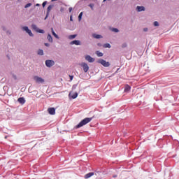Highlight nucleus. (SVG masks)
Returning a JSON list of instances; mask_svg holds the SVG:
<instances>
[{"label":"nucleus","instance_id":"9b49d317","mask_svg":"<svg viewBox=\"0 0 179 179\" xmlns=\"http://www.w3.org/2000/svg\"><path fill=\"white\" fill-rule=\"evenodd\" d=\"M48 112L50 114V115H55V108H49L48 109Z\"/></svg>","mask_w":179,"mask_h":179},{"label":"nucleus","instance_id":"a878e982","mask_svg":"<svg viewBox=\"0 0 179 179\" xmlns=\"http://www.w3.org/2000/svg\"><path fill=\"white\" fill-rule=\"evenodd\" d=\"M30 6H31V3H28L27 4H26V5L24 6V8H30Z\"/></svg>","mask_w":179,"mask_h":179},{"label":"nucleus","instance_id":"58836bf2","mask_svg":"<svg viewBox=\"0 0 179 179\" xmlns=\"http://www.w3.org/2000/svg\"><path fill=\"white\" fill-rule=\"evenodd\" d=\"M57 1V0H52V2H54V1Z\"/></svg>","mask_w":179,"mask_h":179},{"label":"nucleus","instance_id":"72a5a7b5","mask_svg":"<svg viewBox=\"0 0 179 179\" xmlns=\"http://www.w3.org/2000/svg\"><path fill=\"white\" fill-rule=\"evenodd\" d=\"M48 15H50V13H47V15H46V16L45 17V20H47V17H48Z\"/></svg>","mask_w":179,"mask_h":179},{"label":"nucleus","instance_id":"4be33fe9","mask_svg":"<svg viewBox=\"0 0 179 179\" xmlns=\"http://www.w3.org/2000/svg\"><path fill=\"white\" fill-rule=\"evenodd\" d=\"M52 8H54V6L53 5H50L48 7V13H50L51 9H52Z\"/></svg>","mask_w":179,"mask_h":179},{"label":"nucleus","instance_id":"f257e3e1","mask_svg":"<svg viewBox=\"0 0 179 179\" xmlns=\"http://www.w3.org/2000/svg\"><path fill=\"white\" fill-rule=\"evenodd\" d=\"M92 117H87L83 120L77 126L76 128H81V127H83L84 125H86V124H89L90 121H92Z\"/></svg>","mask_w":179,"mask_h":179},{"label":"nucleus","instance_id":"cd10ccee","mask_svg":"<svg viewBox=\"0 0 179 179\" xmlns=\"http://www.w3.org/2000/svg\"><path fill=\"white\" fill-rule=\"evenodd\" d=\"M1 29H2V30L3 31H6L8 29H6V27H5V26H3L2 27H1Z\"/></svg>","mask_w":179,"mask_h":179},{"label":"nucleus","instance_id":"423d86ee","mask_svg":"<svg viewBox=\"0 0 179 179\" xmlns=\"http://www.w3.org/2000/svg\"><path fill=\"white\" fill-rule=\"evenodd\" d=\"M34 80L36 82V83H44V82H45L43 78L38 76H34Z\"/></svg>","mask_w":179,"mask_h":179},{"label":"nucleus","instance_id":"7c9ffc66","mask_svg":"<svg viewBox=\"0 0 179 179\" xmlns=\"http://www.w3.org/2000/svg\"><path fill=\"white\" fill-rule=\"evenodd\" d=\"M45 5H47V1H44L42 4L43 7L44 8V6H45Z\"/></svg>","mask_w":179,"mask_h":179},{"label":"nucleus","instance_id":"412c9836","mask_svg":"<svg viewBox=\"0 0 179 179\" xmlns=\"http://www.w3.org/2000/svg\"><path fill=\"white\" fill-rule=\"evenodd\" d=\"M38 55H44V50L39 49L37 52Z\"/></svg>","mask_w":179,"mask_h":179},{"label":"nucleus","instance_id":"f03ea898","mask_svg":"<svg viewBox=\"0 0 179 179\" xmlns=\"http://www.w3.org/2000/svg\"><path fill=\"white\" fill-rule=\"evenodd\" d=\"M31 29L36 31V33H41V34H44L45 33L43 29H40L38 27H37V25L34 24L31 25Z\"/></svg>","mask_w":179,"mask_h":179},{"label":"nucleus","instance_id":"2eb2a0df","mask_svg":"<svg viewBox=\"0 0 179 179\" xmlns=\"http://www.w3.org/2000/svg\"><path fill=\"white\" fill-rule=\"evenodd\" d=\"M51 31H52V36H54V37H55V38H57V40H59V36L55 33V31H54L53 28H51Z\"/></svg>","mask_w":179,"mask_h":179},{"label":"nucleus","instance_id":"aec40b11","mask_svg":"<svg viewBox=\"0 0 179 179\" xmlns=\"http://www.w3.org/2000/svg\"><path fill=\"white\" fill-rule=\"evenodd\" d=\"M131 90V87L129 85H126L124 88V92L126 93H128Z\"/></svg>","mask_w":179,"mask_h":179},{"label":"nucleus","instance_id":"f8f14e48","mask_svg":"<svg viewBox=\"0 0 179 179\" xmlns=\"http://www.w3.org/2000/svg\"><path fill=\"white\" fill-rule=\"evenodd\" d=\"M93 38H96V40H99V38H103V36L97 34H92Z\"/></svg>","mask_w":179,"mask_h":179},{"label":"nucleus","instance_id":"9d476101","mask_svg":"<svg viewBox=\"0 0 179 179\" xmlns=\"http://www.w3.org/2000/svg\"><path fill=\"white\" fill-rule=\"evenodd\" d=\"M85 59L86 61H88L90 63L94 62L95 61L94 58L92 57L90 55H86Z\"/></svg>","mask_w":179,"mask_h":179},{"label":"nucleus","instance_id":"1a4fd4ad","mask_svg":"<svg viewBox=\"0 0 179 179\" xmlns=\"http://www.w3.org/2000/svg\"><path fill=\"white\" fill-rule=\"evenodd\" d=\"M82 43L79 40H74L70 42V45H81Z\"/></svg>","mask_w":179,"mask_h":179},{"label":"nucleus","instance_id":"6ab92c4d","mask_svg":"<svg viewBox=\"0 0 179 179\" xmlns=\"http://www.w3.org/2000/svg\"><path fill=\"white\" fill-rule=\"evenodd\" d=\"M110 31L113 33H119L120 30L117 28H110Z\"/></svg>","mask_w":179,"mask_h":179},{"label":"nucleus","instance_id":"ea45409f","mask_svg":"<svg viewBox=\"0 0 179 179\" xmlns=\"http://www.w3.org/2000/svg\"><path fill=\"white\" fill-rule=\"evenodd\" d=\"M127 46V45H123V47H126Z\"/></svg>","mask_w":179,"mask_h":179},{"label":"nucleus","instance_id":"f704fd0d","mask_svg":"<svg viewBox=\"0 0 179 179\" xmlns=\"http://www.w3.org/2000/svg\"><path fill=\"white\" fill-rule=\"evenodd\" d=\"M69 12H72L73 8H72L71 7H70V8H69Z\"/></svg>","mask_w":179,"mask_h":179},{"label":"nucleus","instance_id":"7ed1b4c3","mask_svg":"<svg viewBox=\"0 0 179 179\" xmlns=\"http://www.w3.org/2000/svg\"><path fill=\"white\" fill-rule=\"evenodd\" d=\"M45 64L47 68H51L52 66H54V65H55V62L54 60L48 59L45 60Z\"/></svg>","mask_w":179,"mask_h":179},{"label":"nucleus","instance_id":"6e6552de","mask_svg":"<svg viewBox=\"0 0 179 179\" xmlns=\"http://www.w3.org/2000/svg\"><path fill=\"white\" fill-rule=\"evenodd\" d=\"M136 10V12H145V10H146V8L143 6H137Z\"/></svg>","mask_w":179,"mask_h":179},{"label":"nucleus","instance_id":"39448f33","mask_svg":"<svg viewBox=\"0 0 179 179\" xmlns=\"http://www.w3.org/2000/svg\"><path fill=\"white\" fill-rule=\"evenodd\" d=\"M22 29L23 30V31H26V33H27V34H29V36L30 37H34V34H33V32H31V30H30L29 29V27H22Z\"/></svg>","mask_w":179,"mask_h":179},{"label":"nucleus","instance_id":"393cba45","mask_svg":"<svg viewBox=\"0 0 179 179\" xmlns=\"http://www.w3.org/2000/svg\"><path fill=\"white\" fill-rule=\"evenodd\" d=\"M104 48H110L111 47V45L110 43H105L103 45Z\"/></svg>","mask_w":179,"mask_h":179},{"label":"nucleus","instance_id":"bb28decb","mask_svg":"<svg viewBox=\"0 0 179 179\" xmlns=\"http://www.w3.org/2000/svg\"><path fill=\"white\" fill-rule=\"evenodd\" d=\"M154 26H155L156 27H159V22L155 21L154 22Z\"/></svg>","mask_w":179,"mask_h":179},{"label":"nucleus","instance_id":"2f4dec72","mask_svg":"<svg viewBox=\"0 0 179 179\" xmlns=\"http://www.w3.org/2000/svg\"><path fill=\"white\" fill-rule=\"evenodd\" d=\"M44 45H45V47H50V43H45Z\"/></svg>","mask_w":179,"mask_h":179},{"label":"nucleus","instance_id":"c9c22d12","mask_svg":"<svg viewBox=\"0 0 179 179\" xmlns=\"http://www.w3.org/2000/svg\"><path fill=\"white\" fill-rule=\"evenodd\" d=\"M148 28H144L143 29V31H148Z\"/></svg>","mask_w":179,"mask_h":179},{"label":"nucleus","instance_id":"5701e85b","mask_svg":"<svg viewBox=\"0 0 179 179\" xmlns=\"http://www.w3.org/2000/svg\"><path fill=\"white\" fill-rule=\"evenodd\" d=\"M97 57H103V52H100V51H96V52Z\"/></svg>","mask_w":179,"mask_h":179},{"label":"nucleus","instance_id":"e433bc0d","mask_svg":"<svg viewBox=\"0 0 179 179\" xmlns=\"http://www.w3.org/2000/svg\"><path fill=\"white\" fill-rule=\"evenodd\" d=\"M6 32L7 33V34H10V31H6Z\"/></svg>","mask_w":179,"mask_h":179},{"label":"nucleus","instance_id":"b1692460","mask_svg":"<svg viewBox=\"0 0 179 179\" xmlns=\"http://www.w3.org/2000/svg\"><path fill=\"white\" fill-rule=\"evenodd\" d=\"M82 16H83V13L81 12L78 15V20L80 22L82 20Z\"/></svg>","mask_w":179,"mask_h":179},{"label":"nucleus","instance_id":"dca6fc26","mask_svg":"<svg viewBox=\"0 0 179 179\" xmlns=\"http://www.w3.org/2000/svg\"><path fill=\"white\" fill-rule=\"evenodd\" d=\"M92 176H94V173L93 172H90L89 173H87L85 176V178H90V177H92Z\"/></svg>","mask_w":179,"mask_h":179},{"label":"nucleus","instance_id":"20e7f679","mask_svg":"<svg viewBox=\"0 0 179 179\" xmlns=\"http://www.w3.org/2000/svg\"><path fill=\"white\" fill-rule=\"evenodd\" d=\"M98 63L101 64V65H103V66H104L105 68H108V66H110V62L103 59L98 60Z\"/></svg>","mask_w":179,"mask_h":179},{"label":"nucleus","instance_id":"a211bd4d","mask_svg":"<svg viewBox=\"0 0 179 179\" xmlns=\"http://www.w3.org/2000/svg\"><path fill=\"white\" fill-rule=\"evenodd\" d=\"M77 36H78L77 34L70 35L68 36V38L69 40H73L74 38H76Z\"/></svg>","mask_w":179,"mask_h":179},{"label":"nucleus","instance_id":"4c0bfd02","mask_svg":"<svg viewBox=\"0 0 179 179\" xmlns=\"http://www.w3.org/2000/svg\"><path fill=\"white\" fill-rule=\"evenodd\" d=\"M36 6H40V4L37 3V4H36Z\"/></svg>","mask_w":179,"mask_h":179},{"label":"nucleus","instance_id":"f3484780","mask_svg":"<svg viewBox=\"0 0 179 179\" xmlns=\"http://www.w3.org/2000/svg\"><path fill=\"white\" fill-rule=\"evenodd\" d=\"M18 103H20V104H24V103H26V100H24V98L20 97L18 99Z\"/></svg>","mask_w":179,"mask_h":179},{"label":"nucleus","instance_id":"c85d7f7f","mask_svg":"<svg viewBox=\"0 0 179 179\" xmlns=\"http://www.w3.org/2000/svg\"><path fill=\"white\" fill-rule=\"evenodd\" d=\"M89 6L91 8L92 10H93V8H94V4L91 3L89 5Z\"/></svg>","mask_w":179,"mask_h":179},{"label":"nucleus","instance_id":"473e14b6","mask_svg":"<svg viewBox=\"0 0 179 179\" xmlns=\"http://www.w3.org/2000/svg\"><path fill=\"white\" fill-rule=\"evenodd\" d=\"M70 21H71V22H73V17H72V15L70 16Z\"/></svg>","mask_w":179,"mask_h":179},{"label":"nucleus","instance_id":"79ce46f5","mask_svg":"<svg viewBox=\"0 0 179 179\" xmlns=\"http://www.w3.org/2000/svg\"><path fill=\"white\" fill-rule=\"evenodd\" d=\"M113 177H117V176H114Z\"/></svg>","mask_w":179,"mask_h":179},{"label":"nucleus","instance_id":"0eeeda50","mask_svg":"<svg viewBox=\"0 0 179 179\" xmlns=\"http://www.w3.org/2000/svg\"><path fill=\"white\" fill-rule=\"evenodd\" d=\"M80 66L83 68V71L85 73L89 71V65H87V63L83 62L80 64Z\"/></svg>","mask_w":179,"mask_h":179},{"label":"nucleus","instance_id":"4468645a","mask_svg":"<svg viewBox=\"0 0 179 179\" xmlns=\"http://www.w3.org/2000/svg\"><path fill=\"white\" fill-rule=\"evenodd\" d=\"M47 40L48 41H49V43H53L54 41V40L52 39V36L50 34H48Z\"/></svg>","mask_w":179,"mask_h":179},{"label":"nucleus","instance_id":"a19ab883","mask_svg":"<svg viewBox=\"0 0 179 179\" xmlns=\"http://www.w3.org/2000/svg\"><path fill=\"white\" fill-rule=\"evenodd\" d=\"M106 1H107V0H103V2H106Z\"/></svg>","mask_w":179,"mask_h":179},{"label":"nucleus","instance_id":"c756f323","mask_svg":"<svg viewBox=\"0 0 179 179\" xmlns=\"http://www.w3.org/2000/svg\"><path fill=\"white\" fill-rule=\"evenodd\" d=\"M70 78V82H72L73 80V76H69Z\"/></svg>","mask_w":179,"mask_h":179},{"label":"nucleus","instance_id":"ddd939ff","mask_svg":"<svg viewBox=\"0 0 179 179\" xmlns=\"http://www.w3.org/2000/svg\"><path fill=\"white\" fill-rule=\"evenodd\" d=\"M69 96V97H71V99H76V97H78V93L75 92L74 94H72V92H70Z\"/></svg>","mask_w":179,"mask_h":179}]
</instances>
